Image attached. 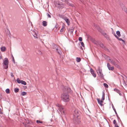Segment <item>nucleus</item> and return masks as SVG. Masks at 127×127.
Instances as JSON below:
<instances>
[{
	"label": "nucleus",
	"mask_w": 127,
	"mask_h": 127,
	"mask_svg": "<svg viewBox=\"0 0 127 127\" xmlns=\"http://www.w3.org/2000/svg\"><path fill=\"white\" fill-rule=\"evenodd\" d=\"M116 33L118 35V36L120 37L121 36V35L120 33V32L119 31H117L116 32Z\"/></svg>",
	"instance_id": "23"
},
{
	"label": "nucleus",
	"mask_w": 127,
	"mask_h": 127,
	"mask_svg": "<svg viewBox=\"0 0 127 127\" xmlns=\"http://www.w3.org/2000/svg\"><path fill=\"white\" fill-rule=\"evenodd\" d=\"M11 76L12 77H13L14 76V75H13V73H12V72H11Z\"/></svg>",
	"instance_id": "45"
},
{
	"label": "nucleus",
	"mask_w": 127,
	"mask_h": 127,
	"mask_svg": "<svg viewBox=\"0 0 127 127\" xmlns=\"http://www.w3.org/2000/svg\"><path fill=\"white\" fill-rule=\"evenodd\" d=\"M114 90L115 91L119 94L121 96L122 95V94L121 93L120 91L119 90L116 89H115Z\"/></svg>",
	"instance_id": "16"
},
{
	"label": "nucleus",
	"mask_w": 127,
	"mask_h": 127,
	"mask_svg": "<svg viewBox=\"0 0 127 127\" xmlns=\"http://www.w3.org/2000/svg\"><path fill=\"white\" fill-rule=\"evenodd\" d=\"M99 45L103 49L105 48V47L104 45L101 42H99L98 43Z\"/></svg>",
	"instance_id": "14"
},
{
	"label": "nucleus",
	"mask_w": 127,
	"mask_h": 127,
	"mask_svg": "<svg viewBox=\"0 0 127 127\" xmlns=\"http://www.w3.org/2000/svg\"><path fill=\"white\" fill-rule=\"evenodd\" d=\"M90 72L92 74V75L94 77H96V74L95 73L94 71L93 70L92 68H90Z\"/></svg>",
	"instance_id": "11"
},
{
	"label": "nucleus",
	"mask_w": 127,
	"mask_h": 127,
	"mask_svg": "<svg viewBox=\"0 0 127 127\" xmlns=\"http://www.w3.org/2000/svg\"><path fill=\"white\" fill-rule=\"evenodd\" d=\"M73 117H78V112L77 110L75 109L74 110L73 113Z\"/></svg>",
	"instance_id": "7"
},
{
	"label": "nucleus",
	"mask_w": 127,
	"mask_h": 127,
	"mask_svg": "<svg viewBox=\"0 0 127 127\" xmlns=\"http://www.w3.org/2000/svg\"><path fill=\"white\" fill-rule=\"evenodd\" d=\"M108 60L112 64L118 68H119L120 66L118 65L119 62L115 58L113 59H111L109 58Z\"/></svg>",
	"instance_id": "1"
},
{
	"label": "nucleus",
	"mask_w": 127,
	"mask_h": 127,
	"mask_svg": "<svg viewBox=\"0 0 127 127\" xmlns=\"http://www.w3.org/2000/svg\"><path fill=\"white\" fill-rule=\"evenodd\" d=\"M2 114V112L0 108V114Z\"/></svg>",
	"instance_id": "48"
},
{
	"label": "nucleus",
	"mask_w": 127,
	"mask_h": 127,
	"mask_svg": "<svg viewBox=\"0 0 127 127\" xmlns=\"http://www.w3.org/2000/svg\"><path fill=\"white\" fill-rule=\"evenodd\" d=\"M102 34L104 35V36L106 38H108V35H107V34L106 33H103V32H102Z\"/></svg>",
	"instance_id": "24"
},
{
	"label": "nucleus",
	"mask_w": 127,
	"mask_h": 127,
	"mask_svg": "<svg viewBox=\"0 0 127 127\" xmlns=\"http://www.w3.org/2000/svg\"><path fill=\"white\" fill-rule=\"evenodd\" d=\"M12 60H13V62L15 64V61L14 60V57H13V58H12Z\"/></svg>",
	"instance_id": "46"
},
{
	"label": "nucleus",
	"mask_w": 127,
	"mask_h": 127,
	"mask_svg": "<svg viewBox=\"0 0 127 127\" xmlns=\"http://www.w3.org/2000/svg\"><path fill=\"white\" fill-rule=\"evenodd\" d=\"M36 122L38 124L39 123H42V121H40L39 120H37L36 121Z\"/></svg>",
	"instance_id": "35"
},
{
	"label": "nucleus",
	"mask_w": 127,
	"mask_h": 127,
	"mask_svg": "<svg viewBox=\"0 0 127 127\" xmlns=\"http://www.w3.org/2000/svg\"><path fill=\"white\" fill-rule=\"evenodd\" d=\"M113 124H114V125H117V124H118L117 123H116V120H114L113 121Z\"/></svg>",
	"instance_id": "36"
},
{
	"label": "nucleus",
	"mask_w": 127,
	"mask_h": 127,
	"mask_svg": "<svg viewBox=\"0 0 127 127\" xmlns=\"http://www.w3.org/2000/svg\"><path fill=\"white\" fill-rule=\"evenodd\" d=\"M96 28L101 33H102V32H103L102 30V29L100 27H99L98 26Z\"/></svg>",
	"instance_id": "17"
},
{
	"label": "nucleus",
	"mask_w": 127,
	"mask_h": 127,
	"mask_svg": "<svg viewBox=\"0 0 127 127\" xmlns=\"http://www.w3.org/2000/svg\"><path fill=\"white\" fill-rule=\"evenodd\" d=\"M22 84H23L24 85H25L26 84V82L23 81V80H21V83Z\"/></svg>",
	"instance_id": "27"
},
{
	"label": "nucleus",
	"mask_w": 127,
	"mask_h": 127,
	"mask_svg": "<svg viewBox=\"0 0 127 127\" xmlns=\"http://www.w3.org/2000/svg\"><path fill=\"white\" fill-rule=\"evenodd\" d=\"M21 80L19 79V78H18L17 79V83H21Z\"/></svg>",
	"instance_id": "33"
},
{
	"label": "nucleus",
	"mask_w": 127,
	"mask_h": 127,
	"mask_svg": "<svg viewBox=\"0 0 127 127\" xmlns=\"http://www.w3.org/2000/svg\"><path fill=\"white\" fill-rule=\"evenodd\" d=\"M23 125H24L26 127V124H25V123H23Z\"/></svg>",
	"instance_id": "49"
},
{
	"label": "nucleus",
	"mask_w": 127,
	"mask_h": 127,
	"mask_svg": "<svg viewBox=\"0 0 127 127\" xmlns=\"http://www.w3.org/2000/svg\"><path fill=\"white\" fill-rule=\"evenodd\" d=\"M42 25L44 27H46L47 25V22L46 21H44L42 22Z\"/></svg>",
	"instance_id": "20"
},
{
	"label": "nucleus",
	"mask_w": 127,
	"mask_h": 127,
	"mask_svg": "<svg viewBox=\"0 0 127 127\" xmlns=\"http://www.w3.org/2000/svg\"><path fill=\"white\" fill-rule=\"evenodd\" d=\"M122 9L124 10L127 13V9L125 7L123 6V7L122 8Z\"/></svg>",
	"instance_id": "25"
},
{
	"label": "nucleus",
	"mask_w": 127,
	"mask_h": 127,
	"mask_svg": "<svg viewBox=\"0 0 127 127\" xmlns=\"http://www.w3.org/2000/svg\"><path fill=\"white\" fill-rule=\"evenodd\" d=\"M67 2V4L68 5L72 7L74 6V5L73 4L70 3H69L68 2Z\"/></svg>",
	"instance_id": "26"
},
{
	"label": "nucleus",
	"mask_w": 127,
	"mask_h": 127,
	"mask_svg": "<svg viewBox=\"0 0 127 127\" xmlns=\"http://www.w3.org/2000/svg\"><path fill=\"white\" fill-rule=\"evenodd\" d=\"M47 15L48 17H49V18H51V16L49 14H48V13H47Z\"/></svg>",
	"instance_id": "40"
},
{
	"label": "nucleus",
	"mask_w": 127,
	"mask_h": 127,
	"mask_svg": "<svg viewBox=\"0 0 127 127\" xmlns=\"http://www.w3.org/2000/svg\"><path fill=\"white\" fill-rule=\"evenodd\" d=\"M56 50L57 52L60 55H61V54H62V53L61 50L58 49V48H57L56 49Z\"/></svg>",
	"instance_id": "21"
},
{
	"label": "nucleus",
	"mask_w": 127,
	"mask_h": 127,
	"mask_svg": "<svg viewBox=\"0 0 127 127\" xmlns=\"http://www.w3.org/2000/svg\"><path fill=\"white\" fill-rule=\"evenodd\" d=\"M78 39L79 41H82V38L81 37H79L78 38Z\"/></svg>",
	"instance_id": "39"
},
{
	"label": "nucleus",
	"mask_w": 127,
	"mask_h": 127,
	"mask_svg": "<svg viewBox=\"0 0 127 127\" xmlns=\"http://www.w3.org/2000/svg\"><path fill=\"white\" fill-rule=\"evenodd\" d=\"M59 17L60 18H62L64 20V18H65V17H64V16H63V15H60L59 16Z\"/></svg>",
	"instance_id": "32"
},
{
	"label": "nucleus",
	"mask_w": 127,
	"mask_h": 127,
	"mask_svg": "<svg viewBox=\"0 0 127 127\" xmlns=\"http://www.w3.org/2000/svg\"><path fill=\"white\" fill-rule=\"evenodd\" d=\"M0 49L1 51L2 52H4L6 50V48L4 47H1Z\"/></svg>",
	"instance_id": "19"
},
{
	"label": "nucleus",
	"mask_w": 127,
	"mask_h": 127,
	"mask_svg": "<svg viewBox=\"0 0 127 127\" xmlns=\"http://www.w3.org/2000/svg\"><path fill=\"white\" fill-rule=\"evenodd\" d=\"M102 96L101 98V100L103 101L105 99V94L104 92H102Z\"/></svg>",
	"instance_id": "18"
},
{
	"label": "nucleus",
	"mask_w": 127,
	"mask_h": 127,
	"mask_svg": "<svg viewBox=\"0 0 127 127\" xmlns=\"http://www.w3.org/2000/svg\"><path fill=\"white\" fill-rule=\"evenodd\" d=\"M21 94L22 95L24 96L26 95L27 94V93L25 92H23L21 93Z\"/></svg>",
	"instance_id": "29"
},
{
	"label": "nucleus",
	"mask_w": 127,
	"mask_h": 127,
	"mask_svg": "<svg viewBox=\"0 0 127 127\" xmlns=\"http://www.w3.org/2000/svg\"><path fill=\"white\" fill-rule=\"evenodd\" d=\"M107 66L108 69L110 70H113L114 69V67L113 66L110 67V65L108 63H107Z\"/></svg>",
	"instance_id": "8"
},
{
	"label": "nucleus",
	"mask_w": 127,
	"mask_h": 127,
	"mask_svg": "<svg viewBox=\"0 0 127 127\" xmlns=\"http://www.w3.org/2000/svg\"><path fill=\"white\" fill-rule=\"evenodd\" d=\"M64 88L65 89L64 91H67V92H70L71 91V89L69 87H64Z\"/></svg>",
	"instance_id": "13"
},
{
	"label": "nucleus",
	"mask_w": 127,
	"mask_h": 127,
	"mask_svg": "<svg viewBox=\"0 0 127 127\" xmlns=\"http://www.w3.org/2000/svg\"><path fill=\"white\" fill-rule=\"evenodd\" d=\"M8 59L7 58H4L3 60V63L5 65V66H4V68L5 69H7L8 67Z\"/></svg>",
	"instance_id": "6"
},
{
	"label": "nucleus",
	"mask_w": 127,
	"mask_h": 127,
	"mask_svg": "<svg viewBox=\"0 0 127 127\" xmlns=\"http://www.w3.org/2000/svg\"><path fill=\"white\" fill-rule=\"evenodd\" d=\"M56 105L59 107L58 109L61 112V113H64V109L62 106L58 104H57Z\"/></svg>",
	"instance_id": "5"
},
{
	"label": "nucleus",
	"mask_w": 127,
	"mask_h": 127,
	"mask_svg": "<svg viewBox=\"0 0 127 127\" xmlns=\"http://www.w3.org/2000/svg\"><path fill=\"white\" fill-rule=\"evenodd\" d=\"M103 85L106 88H108V85L106 83H104Z\"/></svg>",
	"instance_id": "30"
},
{
	"label": "nucleus",
	"mask_w": 127,
	"mask_h": 127,
	"mask_svg": "<svg viewBox=\"0 0 127 127\" xmlns=\"http://www.w3.org/2000/svg\"><path fill=\"white\" fill-rule=\"evenodd\" d=\"M13 56L12 55V58H13Z\"/></svg>",
	"instance_id": "53"
},
{
	"label": "nucleus",
	"mask_w": 127,
	"mask_h": 127,
	"mask_svg": "<svg viewBox=\"0 0 127 127\" xmlns=\"http://www.w3.org/2000/svg\"><path fill=\"white\" fill-rule=\"evenodd\" d=\"M114 126L115 127H119V126H118V124L117 125H114Z\"/></svg>",
	"instance_id": "47"
},
{
	"label": "nucleus",
	"mask_w": 127,
	"mask_h": 127,
	"mask_svg": "<svg viewBox=\"0 0 127 127\" xmlns=\"http://www.w3.org/2000/svg\"><path fill=\"white\" fill-rule=\"evenodd\" d=\"M55 4L56 6L59 8L62 9L65 6V4L62 3L59 1H56L55 2Z\"/></svg>",
	"instance_id": "3"
},
{
	"label": "nucleus",
	"mask_w": 127,
	"mask_h": 127,
	"mask_svg": "<svg viewBox=\"0 0 127 127\" xmlns=\"http://www.w3.org/2000/svg\"><path fill=\"white\" fill-rule=\"evenodd\" d=\"M80 118L78 116V117H73V122L75 124H79L80 121Z\"/></svg>",
	"instance_id": "4"
},
{
	"label": "nucleus",
	"mask_w": 127,
	"mask_h": 127,
	"mask_svg": "<svg viewBox=\"0 0 127 127\" xmlns=\"http://www.w3.org/2000/svg\"><path fill=\"white\" fill-rule=\"evenodd\" d=\"M126 85H127V82H126Z\"/></svg>",
	"instance_id": "51"
},
{
	"label": "nucleus",
	"mask_w": 127,
	"mask_h": 127,
	"mask_svg": "<svg viewBox=\"0 0 127 127\" xmlns=\"http://www.w3.org/2000/svg\"><path fill=\"white\" fill-rule=\"evenodd\" d=\"M97 100L98 103L101 106H102L103 105L102 103H103V101L101 100H100L98 98L97 99Z\"/></svg>",
	"instance_id": "10"
},
{
	"label": "nucleus",
	"mask_w": 127,
	"mask_h": 127,
	"mask_svg": "<svg viewBox=\"0 0 127 127\" xmlns=\"http://www.w3.org/2000/svg\"><path fill=\"white\" fill-rule=\"evenodd\" d=\"M81 44L82 46H83V47L84 46V43H83V42H81Z\"/></svg>",
	"instance_id": "43"
},
{
	"label": "nucleus",
	"mask_w": 127,
	"mask_h": 127,
	"mask_svg": "<svg viewBox=\"0 0 127 127\" xmlns=\"http://www.w3.org/2000/svg\"><path fill=\"white\" fill-rule=\"evenodd\" d=\"M2 59V57L1 56H0V59Z\"/></svg>",
	"instance_id": "50"
},
{
	"label": "nucleus",
	"mask_w": 127,
	"mask_h": 127,
	"mask_svg": "<svg viewBox=\"0 0 127 127\" xmlns=\"http://www.w3.org/2000/svg\"><path fill=\"white\" fill-rule=\"evenodd\" d=\"M61 98L62 100L65 102H68L69 100V95L68 94L66 93L62 94Z\"/></svg>",
	"instance_id": "2"
},
{
	"label": "nucleus",
	"mask_w": 127,
	"mask_h": 127,
	"mask_svg": "<svg viewBox=\"0 0 127 127\" xmlns=\"http://www.w3.org/2000/svg\"><path fill=\"white\" fill-rule=\"evenodd\" d=\"M94 26L96 28L98 26H97L96 24H94Z\"/></svg>",
	"instance_id": "44"
},
{
	"label": "nucleus",
	"mask_w": 127,
	"mask_h": 127,
	"mask_svg": "<svg viewBox=\"0 0 127 127\" xmlns=\"http://www.w3.org/2000/svg\"><path fill=\"white\" fill-rule=\"evenodd\" d=\"M19 89L18 88H15L14 89V91L15 93H17L18 92Z\"/></svg>",
	"instance_id": "31"
},
{
	"label": "nucleus",
	"mask_w": 127,
	"mask_h": 127,
	"mask_svg": "<svg viewBox=\"0 0 127 127\" xmlns=\"http://www.w3.org/2000/svg\"><path fill=\"white\" fill-rule=\"evenodd\" d=\"M76 61L78 62H80L81 61V59L79 57H77L76 58Z\"/></svg>",
	"instance_id": "22"
},
{
	"label": "nucleus",
	"mask_w": 127,
	"mask_h": 127,
	"mask_svg": "<svg viewBox=\"0 0 127 127\" xmlns=\"http://www.w3.org/2000/svg\"><path fill=\"white\" fill-rule=\"evenodd\" d=\"M63 1L64 2H67L69 0H61Z\"/></svg>",
	"instance_id": "41"
},
{
	"label": "nucleus",
	"mask_w": 127,
	"mask_h": 127,
	"mask_svg": "<svg viewBox=\"0 0 127 127\" xmlns=\"http://www.w3.org/2000/svg\"><path fill=\"white\" fill-rule=\"evenodd\" d=\"M98 71L99 72L100 76L101 77H103V75L102 73V69L100 68H98Z\"/></svg>",
	"instance_id": "12"
},
{
	"label": "nucleus",
	"mask_w": 127,
	"mask_h": 127,
	"mask_svg": "<svg viewBox=\"0 0 127 127\" xmlns=\"http://www.w3.org/2000/svg\"><path fill=\"white\" fill-rule=\"evenodd\" d=\"M5 92L7 94H9L10 93V90L9 89H6Z\"/></svg>",
	"instance_id": "28"
},
{
	"label": "nucleus",
	"mask_w": 127,
	"mask_h": 127,
	"mask_svg": "<svg viewBox=\"0 0 127 127\" xmlns=\"http://www.w3.org/2000/svg\"><path fill=\"white\" fill-rule=\"evenodd\" d=\"M25 88H27V87L26 86H25Z\"/></svg>",
	"instance_id": "52"
},
{
	"label": "nucleus",
	"mask_w": 127,
	"mask_h": 127,
	"mask_svg": "<svg viewBox=\"0 0 127 127\" xmlns=\"http://www.w3.org/2000/svg\"><path fill=\"white\" fill-rule=\"evenodd\" d=\"M113 110H114V111H115V113L116 114V116H117V117H118V115L117 114V112H116V110L114 108H113Z\"/></svg>",
	"instance_id": "38"
},
{
	"label": "nucleus",
	"mask_w": 127,
	"mask_h": 127,
	"mask_svg": "<svg viewBox=\"0 0 127 127\" xmlns=\"http://www.w3.org/2000/svg\"><path fill=\"white\" fill-rule=\"evenodd\" d=\"M64 20L67 23V25L68 26H69L70 23V22L69 19L67 17H65V18H64Z\"/></svg>",
	"instance_id": "9"
},
{
	"label": "nucleus",
	"mask_w": 127,
	"mask_h": 127,
	"mask_svg": "<svg viewBox=\"0 0 127 127\" xmlns=\"http://www.w3.org/2000/svg\"><path fill=\"white\" fill-rule=\"evenodd\" d=\"M32 34L34 38H37V35L35 31H32Z\"/></svg>",
	"instance_id": "15"
},
{
	"label": "nucleus",
	"mask_w": 127,
	"mask_h": 127,
	"mask_svg": "<svg viewBox=\"0 0 127 127\" xmlns=\"http://www.w3.org/2000/svg\"><path fill=\"white\" fill-rule=\"evenodd\" d=\"M117 38L120 41H122L123 42H124V40H123L122 38H119L118 37V38Z\"/></svg>",
	"instance_id": "37"
},
{
	"label": "nucleus",
	"mask_w": 127,
	"mask_h": 127,
	"mask_svg": "<svg viewBox=\"0 0 127 127\" xmlns=\"http://www.w3.org/2000/svg\"><path fill=\"white\" fill-rule=\"evenodd\" d=\"M113 34L116 38H118V37L116 35L115 33H114Z\"/></svg>",
	"instance_id": "42"
},
{
	"label": "nucleus",
	"mask_w": 127,
	"mask_h": 127,
	"mask_svg": "<svg viewBox=\"0 0 127 127\" xmlns=\"http://www.w3.org/2000/svg\"><path fill=\"white\" fill-rule=\"evenodd\" d=\"M64 26H63L62 28L60 30V32H62L64 31Z\"/></svg>",
	"instance_id": "34"
}]
</instances>
